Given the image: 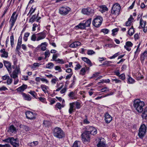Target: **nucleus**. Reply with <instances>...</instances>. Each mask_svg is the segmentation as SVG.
<instances>
[{
  "label": "nucleus",
  "mask_w": 147,
  "mask_h": 147,
  "mask_svg": "<svg viewBox=\"0 0 147 147\" xmlns=\"http://www.w3.org/2000/svg\"><path fill=\"white\" fill-rule=\"evenodd\" d=\"M144 105V102L141 101L139 99L135 100L134 102V106L136 110L139 113H141L143 110V107Z\"/></svg>",
  "instance_id": "nucleus-1"
},
{
  "label": "nucleus",
  "mask_w": 147,
  "mask_h": 147,
  "mask_svg": "<svg viewBox=\"0 0 147 147\" xmlns=\"http://www.w3.org/2000/svg\"><path fill=\"white\" fill-rule=\"evenodd\" d=\"M92 18H90L86 21L84 20L83 22L80 23L75 27V29H84L86 27H89L91 23Z\"/></svg>",
  "instance_id": "nucleus-2"
},
{
  "label": "nucleus",
  "mask_w": 147,
  "mask_h": 147,
  "mask_svg": "<svg viewBox=\"0 0 147 147\" xmlns=\"http://www.w3.org/2000/svg\"><path fill=\"white\" fill-rule=\"evenodd\" d=\"M54 136L58 138H61L65 136V134L62 129L59 127L55 128L53 131Z\"/></svg>",
  "instance_id": "nucleus-3"
},
{
  "label": "nucleus",
  "mask_w": 147,
  "mask_h": 147,
  "mask_svg": "<svg viewBox=\"0 0 147 147\" xmlns=\"http://www.w3.org/2000/svg\"><path fill=\"white\" fill-rule=\"evenodd\" d=\"M90 135L86 131L81 134L82 140L84 143L87 144L90 142Z\"/></svg>",
  "instance_id": "nucleus-4"
},
{
  "label": "nucleus",
  "mask_w": 147,
  "mask_h": 147,
  "mask_svg": "<svg viewBox=\"0 0 147 147\" xmlns=\"http://www.w3.org/2000/svg\"><path fill=\"white\" fill-rule=\"evenodd\" d=\"M121 9V7L119 4L116 3L112 7L111 9V13L113 15H118L119 14Z\"/></svg>",
  "instance_id": "nucleus-5"
},
{
  "label": "nucleus",
  "mask_w": 147,
  "mask_h": 147,
  "mask_svg": "<svg viewBox=\"0 0 147 147\" xmlns=\"http://www.w3.org/2000/svg\"><path fill=\"white\" fill-rule=\"evenodd\" d=\"M4 142H10L14 147H18L19 145L18 140L17 138H14L13 137L9 138L3 140Z\"/></svg>",
  "instance_id": "nucleus-6"
},
{
  "label": "nucleus",
  "mask_w": 147,
  "mask_h": 147,
  "mask_svg": "<svg viewBox=\"0 0 147 147\" xmlns=\"http://www.w3.org/2000/svg\"><path fill=\"white\" fill-rule=\"evenodd\" d=\"M103 19L100 16H96L93 20L92 21V24L96 27H99L101 25Z\"/></svg>",
  "instance_id": "nucleus-7"
},
{
  "label": "nucleus",
  "mask_w": 147,
  "mask_h": 147,
  "mask_svg": "<svg viewBox=\"0 0 147 147\" xmlns=\"http://www.w3.org/2000/svg\"><path fill=\"white\" fill-rule=\"evenodd\" d=\"M71 11V9L67 6L62 7L59 9V12L61 15L65 16Z\"/></svg>",
  "instance_id": "nucleus-8"
},
{
  "label": "nucleus",
  "mask_w": 147,
  "mask_h": 147,
  "mask_svg": "<svg viewBox=\"0 0 147 147\" xmlns=\"http://www.w3.org/2000/svg\"><path fill=\"white\" fill-rule=\"evenodd\" d=\"M18 16V15L16 14V12H14L13 13L9 22L10 24V29H11L13 26L17 19Z\"/></svg>",
  "instance_id": "nucleus-9"
},
{
  "label": "nucleus",
  "mask_w": 147,
  "mask_h": 147,
  "mask_svg": "<svg viewBox=\"0 0 147 147\" xmlns=\"http://www.w3.org/2000/svg\"><path fill=\"white\" fill-rule=\"evenodd\" d=\"M85 130L90 135H94L97 133L96 129L94 127L92 126H87L85 128Z\"/></svg>",
  "instance_id": "nucleus-10"
},
{
  "label": "nucleus",
  "mask_w": 147,
  "mask_h": 147,
  "mask_svg": "<svg viewBox=\"0 0 147 147\" xmlns=\"http://www.w3.org/2000/svg\"><path fill=\"white\" fill-rule=\"evenodd\" d=\"M146 131V127L145 124L141 125L139 131L138 135L139 137L142 138Z\"/></svg>",
  "instance_id": "nucleus-11"
},
{
  "label": "nucleus",
  "mask_w": 147,
  "mask_h": 147,
  "mask_svg": "<svg viewBox=\"0 0 147 147\" xmlns=\"http://www.w3.org/2000/svg\"><path fill=\"white\" fill-rule=\"evenodd\" d=\"M82 12L83 14L90 16H92L94 14V10L89 7L83 9Z\"/></svg>",
  "instance_id": "nucleus-12"
},
{
  "label": "nucleus",
  "mask_w": 147,
  "mask_h": 147,
  "mask_svg": "<svg viewBox=\"0 0 147 147\" xmlns=\"http://www.w3.org/2000/svg\"><path fill=\"white\" fill-rule=\"evenodd\" d=\"M3 63L9 74L12 72V68L11 63L7 61H4Z\"/></svg>",
  "instance_id": "nucleus-13"
},
{
  "label": "nucleus",
  "mask_w": 147,
  "mask_h": 147,
  "mask_svg": "<svg viewBox=\"0 0 147 147\" xmlns=\"http://www.w3.org/2000/svg\"><path fill=\"white\" fill-rule=\"evenodd\" d=\"M97 146V147H107L103 138H99Z\"/></svg>",
  "instance_id": "nucleus-14"
},
{
  "label": "nucleus",
  "mask_w": 147,
  "mask_h": 147,
  "mask_svg": "<svg viewBox=\"0 0 147 147\" xmlns=\"http://www.w3.org/2000/svg\"><path fill=\"white\" fill-rule=\"evenodd\" d=\"M19 72H20V69L17 67L12 74L11 73V74H9L11 77L13 78H15L18 77V74Z\"/></svg>",
  "instance_id": "nucleus-15"
},
{
  "label": "nucleus",
  "mask_w": 147,
  "mask_h": 147,
  "mask_svg": "<svg viewBox=\"0 0 147 147\" xmlns=\"http://www.w3.org/2000/svg\"><path fill=\"white\" fill-rule=\"evenodd\" d=\"M26 114L27 118L29 119H33L35 118V114L30 111L26 112Z\"/></svg>",
  "instance_id": "nucleus-16"
},
{
  "label": "nucleus",
  "mask_w": 147,
  "mask_h": 147,
  "mask_svg": "<svg viewBox=\"0 0 147 147\" xmlns=\"http://www.w3.org/2000/svg\"><path fill=\"white\" fill-rule=\"evenodd\" d=\"M133 44L130 41H127L125 43L124 46V48L127 51H131V48L132 47Z\"/></svg>",
  "instance_id": "nucleus-17"
},
{
  "label": "nucleus",
  "mask_w": 147,
  "mask_h": 147,
  "mask_svg": "<svg viewBox=\"0 0 147 147\" xmlns=\"http://www.w3.org/2000/svg\"><path fill=\"white\" fill-rule=\"evenodd\" d=\"M146 58H147V51L146 50L140 55V59L142 63H143L145 59Z\"/></svg>",
  "instance_id": "nucleus-18"
},
{
  "label": "nucleus",
  "mask_w": 147,
  "mask_h": 147,
  "mask_svg": "<svg viewBox=\"0 0 147 147\" xmlns=\"http://www.w3.org/2000/svg\"><path fill=\"white\" fill-rule=\"evenodd\" d=\"M36 35H38L36 38V40L38 41L44 38L46 36L45 34L43 32L37 34Z\"/></svg>",
  "instance_id": "nucleus-19"
},
{
  "label": "nucleus",
  "mask_w": 147,
  "mask_h": 147,
  "mask_svg": "<svg viewBox=\"0 0 147 147\" xmlns=\"http://www.w3.org/2000/svg\"><path fill=\"white\" fill-rule=\"evenodd\" d=\"M105 121L106 123H109L112 121L111 116L108 113H106L105 115Z\"/></svg>",
  "instance_id": "nucleus-20"
},
{
  "label": "nucleus",
  "mask_w": 147,
  "mask_h": 147,
  "mask_svg": "<svg viewBox=\"0 0 147 147\" xmlns=\"http://www.w3.org/2000/svg\"><path fill=\"white\" fill-rule=\"evenodd\" d=\"M16 131V128L12 125L10 126L8 130V131L10 134H11L12 133H15Z\"/></svg>",
  "instance_id": "nucleus-21"
},
{
  "label": "nucleus",
  "mask_w": 147,
  "mask_h": 147,
  "mask_svg": "<svg viewBox=\"0 0 147 147\" xmlns=\"http://www.w3.org/2000/svg\"><path fill=\"white\" fill-rule=\"evenodd\" d=\"M0 52L2 53L1 57H3L7 58L8 57V53L6 51L5 49L0 50Z\"/></svg>",
  "instance_id": "nucleus-22"
},
{
  "label": "nucleus",
  "mask_w": 147,
  "mask_h": 147,
  "mask_svg": "<svg viewBox=\"0 0 147 147\" xmlns=\"http://www.w3.org/2000/svg\"><path fill=\"white\" fill-rule=\"evenodd\" d=\"M81 43L78 41H75L71 44L69 47L71 48H75L80 45Z\"/></svg>",
  "instance_id": "nucleus-23"
},
{
  "label": "nucleus",
  "mask_w": 147,
  "mask_h": 147,
  "mask_svg": "<svg viewBox=\"0 0 147 147\" xmlns=\"http://www.w3.org/2000/svg\"><path fill=\"white\" fill-rule=\"evenodd\" d=\"M74 103H69V113L70 114H71L74 111Z\"/></svg>",
  "instance_id": "nucleus-24"
},
{
  "label": "nucleus",
  "mask_w": 147,
  "mask_h": 147,
  "mask_svg": "<svg viewBox=\"0 0 147 147\" xmlns=\"http://www.w3.org/2000/svg\"><path fill=\"white\" fill-rule=\"evenodd\" d=\"M40 88L45 93L48 92V90L49 88L48 86L42 84L40 86Z\"/></svg>",
  "instance_id": "nucleus-25"
},
{
  "label": "nucleus",
  "mask_w": 147,
  "mask_h": 147,
  "mask_svg": "<svg viewBox=\"0 0 147 147\" xmlns=\"http://www.w3.org/2000/svg\"><path fill=\"white\" fill-rule=\"evenodd\" d=\"M27 87V85L23 84L21 86L17 88L16 90L18 92H22L26 89Z\"/></svg>",
  "instance_id": "nucleus-26"
},
{
  "label": "nucleus",
  "mask_w": 147,
  "mask_h": 147,
  "mask_svg": "<svg viewBox=\"0 0 147 147\" xmlns=\"http://www.w3.org/2000/svg\"><path fill=\"white\" fill-rule=\"evenodd\" d=\"M47 46V43L46 42H44L42 43L40 45H39L38 46V47H41V50L42 51H45L47 48L46 46Z\"/></svg>",
  "instance_id": "nucleus-27"
},
{
  "label": "nucleus",
  "mask_w": 147,
  "mask_h": 147,
  "mask_svg": "<svg viewBox=\"0 0 147 147\" xmlns=\"http://www.w3.org/2000/svg\"><path fill=\"white\" fill-rule=\"evenodd\" d=\"M82 59L83 61L88 64L90 66H92V63L91 61L87 58L83 57L82 58Z\"/></svg>",
  "instance_id": "nucleus-28"
},
{
  "label": "nucleus",
  "mask_w": 147,
  "mask_h": 147,
  "mask_svg": "<svg viewBox=\"0 0 147 147\" xmlns=\"http://www.w3.org/2000/svg\"><path fill=\"white\" fill-rule=\"evenodd\" d=\"M22 94L24 100L28 101H30L31 100V98L29 95H27L24 93H22Z\"/></svg>",
  "instance_id": "nucleus-29"
},
{
  "label": "nucleus",
  "mask_w": 147,
  "mask_h": 147,
  "mask_svg": "<svg viewBox=\"0 0 147 147\" xmlns=\"http://www.w3.org/2000/svg\"><path fill=\"white\" fill-rule=\"evenodd\" d=\"M20 127L22 128L24 130L28 132L31 130V128L29 127L24 125H20Z\"/></svg>",
  "instance_id": "nucleus-30"
},
{
  "label": "nucleus",
  "mask_w": 147,
  "mask_h": 147,
  "mask_svg": "<svg viewBox=\"0 0 147 147\" xmlns=\"http://www.w3.org/2000/svg\"><path fill=\"white\" fill-rule=\"evenodd\" d=\"M69 98L71 99H76L77 98L75 96V92L71 91L69 92L68 95Z\"/></svg>",
  "instance_id": "nucleus-31"
},
{
  "label": "nucleus",
  "mask_w": 147,
  "mask_h": 147,
  "mask_svg": "<svg viewBox=\"0 0 147 147\" xmlns=\"http://www.w3.org/2000/svg\"><path fill=\"white\" fill-rule=\"evenodd\" d=\"M146 21L143 20L142 18H141L140 20L139 28H142L144 27L146 25Z\"/></svg>",
  "instance_id": "nucleus-32"
},
{
  "label": "nucleus",
  "mask_w": 147,
  "mask_h": 147,
  "mask_svg": "<svg viewBox=\"0 0 147 147\" xmlns=\"http://www.w3.org/2000/svg\"><path fill=\"white\" fill-rule=\"evenodd\" d=\"M132 20V16H130V18L128 19V20L125 22V25L126 26H130L131 25Z\"/></svg>",
  "instance_id": "nucleus-33"
},
{
  "label": "nucleus",
  "mask_w": 147,
  "mask_h": 147,
  "mask_svg": "<svg viewBox=\"0 0 147 147\" xmlns=\"http://www.w3.org/2000/svg\"><path fill=\"white\" fill-rule=\"evenodd\" d=\"M82 146L80 142L76 141L74 142L73 144V147H81Z\"/></svg>",
  "instance_id": "nucleus-34"
},
{
  "label": "nucleus",
  "mask_w": 147,
  "mask_h": 147,
  "mask_svg": "<svg viewBox=\"0 0 147 147\" xmlns=\"http://www.w3.org/2000/svg\"><path fill=\"white\" fill-rule=\"evenodd\" d=\"M108 10V8L105 5H102L100 7V11L102 13H103L105 11H107Z\"/></svg>",
  "instance_id": "nucleus-35"
},
{
  "label": "nucleus",
  "mask_w": 147,
  "mask_h": 147,
  "mask_svg": "<svg viewBox=\"0 0 147 147\" xmlns=\"http://www.w3.org/2000/svg\"><path fill=\"white\" fill-rule=\"evenodd\" d=\"M64 106V105L63 104L61 105V104L59 102H57L56 105H55V107L57 108L59 110H60L61 108L63 107Z\"/></svg>",
  "instance_id": "nucleus-36"
},
{
  "label": "nucleus",
  "mask_w": 147,
  "mask_h": 147,
  "mask_svg": "<svg viewBox=\"0 0 147 147\" xmlns=\"http://www.w3.org/2000/svg\"><path fill=\"white\" fill-rule=\"evenodd\" d=\"M134 33V30L133 28V26H131V27L130 28L128 31V34L130 36H131Z\"/></svg>",
  "instance_id": "nucleus-37"
},
{
  "label": "nucleus",
  "mask_w": 147,
  "mask_h": 147,
  "mask_svg": "<svg viewBox=\"0 0 147 147\" xmlns=\"http://www.w3.org/2000/svg\"><path fill=\"white\" fill-rule=\"evenodd\" d=\"M127 80V83L129 84H132L134 83L135 82V80L129 76H128V78Z\"/></svg>",
  "instance_id": "nucleus-38"
},
{
  "label": "nucleus",
  "mask_w": 147,
  "mask_h": 147,
  "mask_svg": "<svg viewBox=\"0 0 147 147\" xmlns=\"http://www.w3.org/2000/svg\"><path fill=\"white\" fill-rule=\"evenodd\" d=\"M142 116L143 118H145L147 116V106L145 108L144 111L142 113Z\"/></svg>",
  "instance_id": "nucleus-39"
},
{
  "label": "nucleus",
  "mask_w": 147,
  "mask_h": 147,
  "mask_svg": "<svg viewBox=\"0 0 147 147\" xmlns=\"http://www.w3.org/2000/svg\"><path fill=\"white\" fill-rule=\"evenodd\" d=\"M30 33L29 32H27L25 33L24 36L23 37V39L25 42L27 41L28 38L29 36Z\"/></svg>",
  "instance_id": "nucleus-40"
},
{
  "label": "nucleus",
  "mask_w": 147,
  "mask_h": 147,
  "mask_svg": "<svg viewBox=\"0 0 147 147\" xmlns=\"http://www.w3.org/2000/svg\"><path fill=\"white\" fill-rule=\"evenodd\" d=\"M54 64L52 63H50L47 64L46 67L49 69H51L54 66Z\"/></svg>",
  "instance_id": "nucleus-41"
},
{
  "label": "nucleus",
  "mask_w": 147,
  "mask_h": 147,
  "mask_svg": "<svg viewBox=\"0 0 147 147\" xmlns=\"http://www.w3.org/2000/svg\"><path fill=\"white\" fill-rule=\"evenodd\" d=\"M37 17L36 16V15H33L32 17L30 18L29 20V21L30 22H33L34 21H35L36 20Z\"/></svg>",
  "instance_id": "nucleus-42"
},
{
  "label": "nucleus",
  "mask_w": 147,
  "mask_h": 147,
  "mask_svg": "<svg viewBox=\"0 0 147 147\" xmlns=\"http://www.w3.org/2000/svg\"><path fill=\"white\" fill-rule=\"evenodd\" d=\"M72 103H74V105H76V108L77 109H79L80 108L81 105V104L80 102L76 101V102H73Z\"/></svg>",
  "instance_id": "nucleus-43"
},
{
  "label": "nucleus",
  "mask_w": 147,
  "mask_h": 147,
  "mask_svg": "<svg viewBox=\"0 0 147 147\" xmlns=\"http://www.w3.org/2000/svg\"><path fill=\"white\" fill-rule=\"evenodd\" d=\"M10 39L11 47L13 48L14 45V37L13 35L10 36Z\"/></svg>",
  "instance_id": "nucleus-44"
},
{
  "label": "nucleus",
  "mask_w": 147,
  "mask_h": 147,
  "mask_svg": "<svg viewBox=\"0 0 147 147\" xmlns=\"http://www.w3.org/2000/svg\"><path fill=\"white\" fill-rule=\"evenodd\" d=\"M67 90V85H66V84H65L64 88L60 91V93L61 94L65 93L66 91Z\"/></svg>",
  "instance_id": "nucleus-45"
},
{
  "label": "nucleus",
  "mask_w": 147,
  "mask_h": 147,
  "mask_svg": "<svg viewBox=\"0 0 147 147\" xmlns=\"http://www.w3.org/2000/svg\"><path fill=\"white\" fill-rule=\"evenodd\" d=\"M33 6H32L29 11V13H30V15H31L35 11L36 9V8H33Z\"/></svg>",
  "instance_id": "nucleus-46"
},
{
  "label": "nucleus",
  "mask_w": 147,
  "mask_h": 147,
  "mask_svg": "<svg viewBox=\"0 0 147 147\" xmlns=\"http://www.w3.org/2000/svg\"><path fill=\"white\" fill-rule=\"evenodd\" d=\"M50 55V53L49 51V50H47L45 53V57L44 59H46L47 57H49Z\"/></svg>",
  "instance_id": "nucleus-47"
},
{
  "label": "nucleus",
  "mask_w": 147,
  "mask_h": 147,
  "mask_svg": "<svg viewBox=\"0 0 147 147\" xmlns=\"http://www.w3.org/2000/svg\"><path fill=\"white\" fill-rule=\"evenodd\" d=\"M95 52L92 50H87V54L89 55H91L94 54Z\"/></svg>",
  "instance_id": "nucleus-48"
},
{
  "label": "nucleus",
  "mask_w": 147,
  "mask_h": 147,
  "mask_svg": "<svg viewBox=\"0 0 147 147\" xmlns=\"http://www.w3.org/2000/svg\"><path fill=\"white\" fill-rule=\"evenodd\" d=\"M36 34H34L32 36L31 39L32 41H34L36 40Z\"/></svg>",
  "instance_id": "nucleus-49"
},
{
  "label": "nucleus",
  "mask_w": 147,
  "mask_h": 147,
  "mask_svg": "<svg viewBox=\"0 0 147 147\" xmlns=\"http://www.w3.org/2000/svg\"><path fill=\"white\" fill-rule=\"evenodd\" d=\"M56 61L59 63L64 64L65 63L63 59H61L59 58L56 60Z\"/></svg>",
  "instance_id": "nucleus-50"
},
{
  "label": "nucleus",
  "mask_w": 147,
  "mask_h": 147,
  "mask_svg": "<svg viewBox=\"0 0 147 147\" xmlns=\"http://www.w3.org/2000/svg\"><path fill=\"white\" fill-rule=\"evenodd\" d=\"M86 71V69H85V68H82L80 70V74L83 75L85 74Z\"/></svg>",
  "instance_id": "nucleus-51"
},
{
  "label": "nucleus",
  "mask_w": 147,
  "mask_h": 147,
  "mask_svg": "<svg viewBox=\"0 0 147 147\" xmlns=\"http://www.w3.org/2000/svg\"><path fill=\"white\" fill-rule=\"evenodd\" d=\"M28 93L32 95L34 97H36V93L34 91H33L32 90H30V92H28Z\"/></svg>",
  "instance_id": "nucleus-52"
},
{
  "label": "nucleus",
  "mask_w": 147,
  "mask_h": 147,
  "mask_svg": "<svg viewBox=\"0 0 147 147\" xmlns=\"http://www.w3.org/2000/svg\"><path fill=\"white\" fill-rule=\"evenodd\" d=\"M12 79L11 78H10L9 77V78H8L7 79V84L8 85L10 84L12 82Z\"/></svg>",
  "instance_id": "nucleus-53"
},
{
  "label": "nucleus",
  "mask_w": 147,
  "mask_h": 147,
  "mask_svg": "<svg viewBox=\"0 0 147 147\" xmlns=\"http://www.w3.org/2000/svg\"><path fill=\"white\" fill-rule=\"evenodd\" d=\"M50 102V105H52L54 104L56 102V99L55 98H52L49 100Z\"/></svg>",
  "instance_id": "nucleus-54"
},
{
  "label": "nucleus",
  "mask_w": 147,
  "mask_h": 147,
  "mask_svg": "<svg viewBox=\"0 0 147 147\" xmlns=\"http://www.w3.org/2000/svg\"><path fill=\"white\" fill-rule=\"evenodd\" d=\"M119 55V52L116 53H115V54H114L112 56L110 57L109 58L111 59H114L115 57H117Z\"/></svg>",
  "instance_id": "nucleus-55"
},
{
  "label": "nucleus",
  "mask_w": 147,
  "mask_h": 147,
  "mask_svg": "<svg viewBox=\"0 0 147 147\" xmlns=\"http://www.w3.org/2000/svg\"><path fill=\"white\" fill-rule=\"evenodd\" d=\"M55 69L56 70H58L59 72H60L62 71L61 67L58 66H56L55 67Z\"/></svg>",
  "instance_id": "nucleus-56"
},
{
  "label": "nucleus",
  "mask_w": 147,
  "mask_h": 147,
  "mask_svg": "<svg viewBox=\"0 0 147 147\" xmlns=\"http://www.w3.org/2000/svg\"><path fill=\"white\" fill-rule=\"evenodd\" d=\"M118 76L122 80H124L125 79V75L124 74H122L120 75H119V76Z\"/></svg>",
  "instance_id": "nucleus-57"
},
{
  "label": "nucleus",
  "mask_w": 147,
  "mask_h": 147,
  "mask_svg": "<svg viewBox=\"0 0 147 147\" xmlns=\"http://www.w3.org/2000/svg\"><path fill=\"white\" fill-rule=\"evenodd\" d=\"M101 91L102 92H103L106 91H109V90L108 88L107 87H105L101 89Z\"/></svg>",
  "instance_id": "nucleus-58"
},
{
  "label": "nucleus",
  "mask_w": 147,
  "mask_h": 147,
  "mask_svg": "<svg viewBox=\"0 0 147 147\" xmlns=\"http://www.w3.org/2000/svg\"><path fill=\"white\" fill-rule=\"evenodd\" d=\"M38 99L40 101L43 102H46V100L45 98L40 97L38 98Z\"/></svg>",
  "instance_id": "nucleus-59"
},
{
  "label": "nucleus",
  "mask_w": 147,
  "mask_h": 147,
  "mask_svg": "<svg viewBox=\"0 0 147 147\" xmlns=\"http://www.w3.org/2000/svg\"><path fill=\"white\" fill-rule=\"evenodd\" d=\"M58 81V79L57 78L53 79L51 80V83L54 84H56V82Z\"/></svg>",
  "instance_id": "nucleus-60"
},
{
  "label": "nucleus",
  "mask_w": 147,
  "mask_h": 147,
  "mask_svg": "<svg viewBox=\"0 0 147 147\" xmlns=\"http://www.w3.org/2000/svg\"><path fill=\"white\" fill-rule=\"evenodd\" d=\"M37 26H38V25H37V24L34 23L33 25V27L32 28V31H35L36 30V28Z\"/></svg>",
  "instance_id": "nucleus-61"
},
{
  "label": "nucleus",
  "mask_w": 147,
  "mask_h": 147,
  "mask_svg": "<svg viewBox=\"0 0 147 147\" xmlns=\"http://www.w3.org/2000/svg\"><path fill=\"white\" fill-rule=\"evenodd\" d=\"M111 63V62L109 61H106L103 63L102 65H106L108 66L110 63Z\"/></svg>",
  "instance_id": "nucleus-62"
},
{
  "label": "nucleus",
  "mask_w": 147,
  "mask_h": 147,
  "mask_svg": "<svg viewBox=\"0 0 147 147\" xmlns=\"http://www.w3.org/2000/svg\"><path fill=\"white\" fill-rule=\"evenodd\" d=\"M8 89L5 87L3 86L2 87L0 88V91H5L7 90Z\"/></svg>",
  "instance_id": "nucleus-63"
},
{
  "label": "nucleus",
  "mask_w": 147,
  "mask_h": 147,
  "mask_svg": "<svg viewBox=\"0 0 147 147\" xmlns=\"http://www.w3.org/2000/svg\"><path fill=\"white\" fill-rule=\"evenodd\" d=\"M102 32L104 33L107 34L109 32V30L107 29H104L102 30Z\"/></svg>",
  "instance_id": "nucleus-64"
}]
</instances>
